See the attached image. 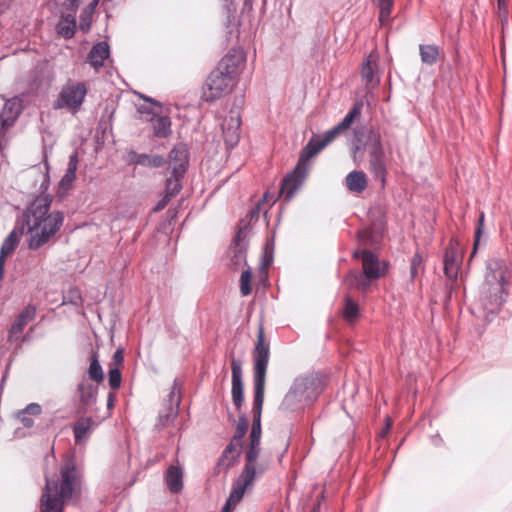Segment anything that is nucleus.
<instances>
[{"instance_id":"obj_1","label":"nucleus","mask_w":512,"mask_h":512,"mask_svg":"<svg viewBox=\"0 0 512 512\" xmlns=\"http://www.w3.org/2000/svg\"><path fill=\"white\" fill-rule=\"evenodd\" d=\"M254 360V402L252 407L253 423L249 435V445L245 451L246 464L236 482L251 487L256 476L262 475L266 467L256 463L260 454L261 413L264 402L266 372L270 358V345L266 341L264 327H258L257 341L253 349Z\"/></svg>"},{"instance_id":"obj_2","label":"nucleus","mask_w":512,"mask_h":512,"mask_svg":"<svg viewBox=\"0 0 512 512\" xmlns=\"http://www.w3.org/2000/svg\"><path fill=\"white\" fill-rule=\"evenodd\" d=\"M50 195L37 197L24 213V233L28 235V248L37 250L48 243L63 225L64 215L60 211L49 213Z\"/></svg>"},{"instance_id":"obj_3","label":"nucleus","mask_w":512,"mask_h":512,"mask_svg":"<svg viewBox=\"0 0 512 512\" xmlns=\"http://www.w3.org/2000/svg\"><path fill=\"white\" fill-rule=\"evenodd\" d=\"M342 133L344 131L336 125L326 131L323 136L310 139L304 147L294 171L288 174L282 181L280 194L283 195L285 200H291L302 187L308 172L307 162Z\"/></svg>"},{"instance_id":"obj_4","label":"nucleus","mask_w":512,"mask_h":512,"mask_svg":"<svg viewBox=\"0 0 512 512\" xmlns=\"http://www.w3.org/2000/svg\"><path fill=\"white\" fill-rule=\"evenodd\" d=\"M77 482V472L71 462L61 467L60 478L46 476V485L40 499L41 512H63L65 503L72 497Z\"/></svg>"},{"instance_id":"obj_5","label":"nucleus","mask_w":512,"mask_h":512,"mask_svg":"<svg viewBox=\"0 0 512 512\" xmlns=\"http://www.w3.org/2000/svg\"><path fill=\"white\" fill-rule=\"evenodd\" d=\"M487 269L479 300L483 311L493 314L505 301L507 269L498 261L489 263Z\"/></svg>"},{"instance_id":"obj_6","label":"nucleus","mask_w":512,"mask_h":512,"mask_svg":"<svg viewBox=\"0 0 512 512\" xmlns=\"http://www.w3.org/2000/svg\"><path fill=\"white\" fill-rule=\"evenodd\" d=\"M355 139L358 143H362L368 151L370 171L376 179H380L384 184L386 164L381 132L374 127L369 128L366 134L357 130L355 131Z\"/></svg>"},{"instance_id":"obj_7","label":"nucleus","mask_w":512,"mask_h":512,"mask_svg":"<svg viewBox=\"0 0 512 512\" xmlns=\"http://www.w3.org/2000/svg\"><path fill=\"white\" fill-rule=\"evenodd\" d=\"M320 393V380L314 376L297 378L285 395L281 407L295 410L314 400Z\"/></svg>"},{"instance_id":"obj_8","label":"nucleus","mask_w":512,"mask_h":512,"mask_svg":"<svg viewBox=\"0 0 512 512\" xmlns=\"http://www.w3.org/2000/svg\"><path fill=\"white\" fill-rule=\"evenodd\" d=\"M87 86L84 82L68 80L62 87L58 98L53 103V108L67 109L72 113L79 111L87 95Z\"/></svg>"},{"instance_id":"obj_9","label":"nucleus","mask_w":512,"mask_h":512,"mask_svg":"<svg viewBox=\"0 0 512 512\" xmlns=\"http://www.w3.org/2000/svg\"><path fill=\"white\" fill-rule=\"evenodd\" d=\"M234 79L222 72V69L213 70L202 88V99L213 102L231 91Z\"/></svg>"},{"instance_id":"obj_10","label":"nucleus","mask_w":512,"mask_h":512,"mask_svg":"<svg viewBox=\"0 0 512 512\" xmlns=\"http://www.w3.org/2000/svg\"><path fill=\"white\" fill-rule=\"evenodd\" d=\"M353 257L361 259L362 271L370 278L379 279L387 273V264L381 262L377 255L368 249H357L353 252Z\"/></svg>"},{"instance_id":"obj_11","label":"nucleus","mask_w":512,"mask_h":512,"mask_svg":"<svg viewBox=\"0 0 512 512\" xmlns=\"http://www.w3.org/2000/svg\"><path fill=\"white\" fill-rule=\"evenodd\" d=\"M36 306L32 304H28L17 316L15 322L12 324L9 333H8V341L16 342L21 340L24 342L26 340L25 336H22L25 326L33 321L36 317Z\"/></svg>"},{"instance_id":"obj_12","label":"nucleus","mask_w":512,"mask_h":512,"mask_svg":"<svg viewBox=\"0 0 512 512\" xmlns=\"http://www.w3.org/2000/svg\"><path fill=\"white\" fill-rule=\"evenodd\" d=\"M180 404V392L177 383L174 381L171 390L168 394L167 406L164 412L158 416L157 427L160 429L170 425L178 415V408Z\"/></svg>"},{"instance_id":"obj_13","label":"nucleus","mask_w":512,"mask_h":512,"mask_svg":"<svg viewBox=\"0 0 512 512\" xmlns=\"http://www.w3.org/2000/svg\"><path fill=\"white\" fill-rule=\"evenodd\" d=\"M241 118L237 110H231L222 123L223 138L229 148H233L240 139Z\"/></svg>"},{"instance_id":"obj_14","label":"nucleus","mask_w":512,"mask_h":512,"mask_svg":"<svg viewBox=\"0 0 512 512\" xmlns=\"http://www.w3.org/2000/svg\"><path fill=\"white\" fill-rule=\"evenodd\" d=\"M462 261V249L458 242L451 241L444 256V273L447 278L455 280Z\"/></svg>"},{"instance_id":"obj_15","label":"nucleus","mask_w":512,"mask_h":512,"mask_svg":"<svg viewBox=\"0 0 512 512\" xmlns=\"http://www.w3.org/2000/svg\"><path fill=\"white\" fill-rule=\"evenodd\" d=\"M231 373H232V400L239 410L244 402V392H243V381H242V363L240 360L233 358L231 360Z\"/></svg>"},{"instance_id":"obj_16","label":"nucleus","mask_w":512,"mask_h":512,"mask_svg":"<svg viewBox=\"0 0 512 512\" xmlns=\"http://www.w3.org/2000/svg\"><path fill=\"white\" fill-rule=\"evenodd\" d=\"M24 234V225H21V227L14 228L9 235L5 238V240L2 243L1 249H0V279L3 278L4 275V266L6 258L11 255L15 249L17 248L20 237Z\"/></svg>"},{"instance_id":"obj_17","label":"nucleus","mask_w":512,"mask_h":512,"mask_svg":"<svg viewBox=\"0 0 512 512\" xmlns=\"http://www.w3.org/2000/svg\"><path fill=\"white\" fill-rule=\"evenodd\" d=\"M77 391L80 401L79 412L86 413L88 408L96 403L98 384H92L83 379L78 384Z\"/></svg>"},{"instance_id":"obj_18","label":"nucleus","mask_w":512,"mask_h":512,"mask_svg":"<svg viewBox=\"0 0 512 512\" xmlns=\"http://www.w3.org/2000/svg\"><path fill=\"white\" fill-rule=\"evenodd\" d=\"M168 164L171 174L184 175L188 165V152L184 145H177L170 151Z\"/></svg>"},{"instance_id":"obj_19","label":"nucleus","mask_w":512,"mask_h":512,"mask_svg":"<svg viewBox=\"0 0 512 512\" xmlns=\"http://www.w3.org/2000/svg\"><path fill=\"white\" fill-rule=\"evenodd\" d=\"M382 229L376 225L359 230L357 233L359 249L374 247L382 238Z\"/></svg>"},{"instance_id":"obj_20","label":"nucleus","mask_w":512,"mask_h":512,"mask_svg":"<svg viewBox=\"0 0 512 512\" xmlns=\"http://www.w3.org/2000/svg\"><path fill=\"white\" fill-rule=\"evenodd\" d=\"M243 62V54L241 52L234 51L233 53H228L222 58L217 69H222L223 73L235 79L238 69Z\"/></svg>"},{"instance_id":"obj_21","label":"nucleus","mask_w":512,"mask_h":512,"mask_svg":"<svg viewBox=\"0 0 512 512\" xmlns=\"http://www.w3.org/2000/svg\"><path fill=\"white\" fill-rule=\"evenodd\" d=\"M21 101L18 98H12L4 103L0 113L2 126H10L21 113Z\"/></svg>"},{"instance_id":"obj_22","label":"nucleus","mask_w":512,"mask_h":512,"mask_svg":"<svg viewBox=\"0 0 512 512\" xmlns=\"http://www.w3.org/2000/svg\"><path fill=\"white\" fill-rule=\"evenodd\" d=\"M242 445L235 444L234 442H230L227 447L224 449L220 459L218 460V468H224L227 471L230 467L234 465L236 460L241 454Z\"/></svg>"},{"instance_id":"obj_23","label":"nucleus","mask_w":512,"mask_h":512,"mask_svg":"<svg viewBox=\"0 0 512 512\" xmlns=\"http://www.w3.org/2000/svg\"><path fill=\"white\" fill-rule=\"evenodd\" d=\"M92 417H81L74 424L73 432L76 443H82L96 426Z\"/></svg>"},{"instance_id":"obj_24","label":"nucleus","mask_w":512,"mask_h":512,"mask_svg":"<svg viewBox=\"0 0 512 512\" xmlns=\"http://www.w3.org/2000/svg\"><path fill=\"white\" fill-rule=\"evenodd\" d=\"M168 489L172 493H179L183 488V471L179 466L171 465L165 475Z\"/></svg>"},{"instance_id":"obj_25","label":"nucleus","mask_w":512,"mask_h":512,"mask_svg":"<svg viewBox=\"0 0 512 512\" xmlns=\"http://www.w3.org/2000/svg\"><path fill=\"white\" fill-rule=\"evenodd\" d=\"M109 53V45L106 42L94 45L88 55L91 66L98 70L103 66L104 60L109 57Z\"/></svg>"},{"instance_id":"obj_26","label":"nucleus","mask_w":512,"mask_h":512,"mask_svg":"<svg viewBox=\"0 0 512 512\" xmlns=\"http://www.w3.org/2000/svg\"><path fill=\"white\" fill-rule=\"evenodd\" d=\"M345 183L348 190L354 193H361L368 186V181L365 173L363 171L357 170L350 172L346 176Z\"/></svg>"},{"instance_id":"obj_27","label":"nucleus","mask_w":512,"mask_h":512,"mask_svg":"<svg viewBox=\"0 0 512 512\" xmlns=\"http://www.w3.org/2000/svg\"><path fill=\"white\" fill-rule=\"evenodd\" d=\"M419 54L421 62L426 65H434L438 62L441 55V50L438 46L432 44H420Z\"/></svg>"},{"instance_id":"obj_28","label":"nucleus","mask_w":512,"mask_h":512,"mask_svg":"<svg viewBox=\"0 0 512 512\" xmlns=\"http://www.w3.org/2000/svg\"><path fill=\"white\" fill-rule=\"evenodd\" d=\"M146 103L138 106L137 111L141 119L145 121H154V118L161 112V105L153 99L146 98Z\"/></svg>"},{"instance_id":"obj_29","label":"nucleus","mask_w":512,"mask_h":512,"mask_svg":"<svg viewBox=\"0 0 512 512\" xmlns=\"http://www.w3.org/2000/svg\"><path fill=\"white\" fill-rule=\"evenodd\" d=\"M89 360L90 364L87 369L88 378L96 384L102 383L104 380V372L100 365L97 352H93Z\"/></svg>"},{"instance_id":"obj_30","label":"nucleus","mask_w":512,"mask_h":512,"mask_svg":"<svg viewBox=\"0 0 512 512\" xmlns=\"http://www.w3.org/2000/svg\"><path fill=\"white\" fill-rule=\"evenodd\" d=\"M247 489H249V487L243 486L241 483L235 481L233 489L226 501L225 506L222 509V512H231V508L240 502Z\"/></svg>"},{"instance_id":"obj_31","label":"nucleus","mask_w":512,"mask_h":512,"mask_svg":"<svg viewBox=\"0 0 512 512\" xmlns=\"http://www.w3.org/2000/svg\"><path fill=\"white\" fill-rule=\"evenodd\" d=\"M152 122L154 135L166 138L171 134V121L167 116H156Z\"/></svg>"},{"instance_id":"obj_32","label":"nucleus","mask_w":512,"mask_h":512,"mask_svg":"<svg viewBox=\"0 0 512 512\" xmlns=\"http://www.w3.org/2000/svg\"><path fill=\"white\" fill-rule=\"evenodd\" d=\"M372 280H375L374 278H370L368 277L367 275H365L364 273L361 275V274H358L356 272H351L347 277H346V283L352 287V288H355L357 290H360L362 292H365L367 291V289L369 288L370 286V282Z\"/></svg>"},{"instance_id":"obj_33","label":"nucleus","mask_w":512,"mask_h":512,"mask_svg":"<svg viewBox=\"0 0 512 512\" xmlns=\"http://www.w3.org/2000/svg\"><path fill=\"white\" fill-rule=\"evenodd\" d=\"M75 29L76 20L71 14L63 15L57 24L58 33L65 38H71L75 33Z\"/></svg>"},{"instance_id":"obj_34","label":"nucleus","mask_w":512,"mask_h":512,"mask_svg":"<svg viewBox=\"0 0 512 512\" xmlns=\"http://www.w3.org/2000/svg\"><path fill=\"white\" fill-rule=\"evenodd\" d=\"M376 68L377 63L373 56L370 55L366 59L361 71L362 78L367 84H377L379 82L378 77H376Z\"/></svg>"},{"instance_id":"obj_35","label":"nucleus","mask_w":512,"mask_h":512,"mask_svg":"<svg viewBox=\"0 0 512 512\" xmlns=\"http://www.w3.org/2000/svg\"><path fill=\"white\" fill-rule=\"evenodd\" d=\"M133 162L144 167L158 168L164 165V158L160 155L136 154Z\"/></svg>"},{"instance_id":"obj_36","label":"nucleus","mask_w":512,"mask_h":512,"mask_svg":"<svg viewBox=\"0 0 512 512\" xmlns=\"http://www.w3.org/2000/svg\"><path fill=\"white\" fill-rule=\"evenodd\" d=\"M342 316L349 323H354L359 317V306L350 296L344 299Z\"/></svg>"},{"instance_id":"obj_37","label":"nucleus","mask_w":512,"mask_h":512,"mask_svg":"<svg viewBox=\"0 0 512 512\" xmlns=\"http://www.w3.org/2000/svg\"><path fill=\"white\" fill-rule=\"evenodd\" d=\"M362 104L356 103L352 109L348 112V114L344 117V119L338 123L337 125L345 132L348 130L351 125L354 123L355 119L359 118L361 115Z\"/></svg>"},{"instance_id":"obj_38","label":"nucleus","mask_w":512,"mask_h":512,"mask_svg":"<svg viewBox=\"0 0 512 512\" xmlns=\"http://www.w3.org/2000/svg\"><path fill=\"white\" fill-rule=\"evenodd\" d=\"M183 175H171L166 180L165 193L171 197H175L182 189L181 178Z\"/></svg>"},{"instance_id":"obj_39","label":"nucleus","mask_w":512,"mask_h":512,"mask_svg":"<svg viewBox=\"0 0 512 512\" xmlns=\"http://www.w3.org/2000/svg\"><path fill=\"white\" fill-rule=\"evenodd\" d=\"M247 429H248V421H247L245 415H241L238 420L235 434L231 441L234 442L235 444H240L243 446V438L247 432Z\"/></svg>"},{"instance_id":"obj_40","label":"nucleus","mask_w":512,"mask_h":512,"mask_svg":"<svg viewBox=\"0 0 512 512\" xmlns=\"http://www.w3.org/2000/svg\"><path fill=\"white\" fill-rule=\"evenodd\" d=\"M424 260L419 253H415L410 266V277L412 280L416 279L424 270Z\"/></svg>"},{"instance_id":"obj_41","label":"nucleus","mask_w":512,"mask_h":512,"mask_svg":"<svg viewBox=\"0 0 512 512\" xmlns=\"http://www.w3.org/2000/svg\"><path fill=\"white\" fill-rule=\"evenodd\" d=\"M251 279L252 273L250 270H245L241 273L240 290L243 296H247L251 293Z\"/></svg>"},{"instance_id":"obj_42","label":"nucleus","mask_w":512,"mask_h":512,"mask_svg":"<svg viewBox=\"0 0 512 512\" xmlns=\"http://www.w3.org/2000/svg\"><path fill=\"white\" fill-rule=\"evenodd\" d=\"M121 380H122V376H121L120 369L117 367H110L109 373H108V381H109L110 387L113 390L118 389L121 385Z\"/></svg>"},{"instance_id":"obj_43","label":"nucleus","mask_w":512,"mask_h":512,"mask_svg":"<svg viewBox=\"0 0 512 512\" xmlns=\"http://www.w3.org/2000/svg\"><path fill=\"white\" fill-rule=\"evenodd\" d=\"M392 6H393V0H379V8H380L379 20H380V22L383 23L390 18Z\"/></svg>"},{"instance_id":"obj_44","label":"nucleus","mask_w":512,"mask_h":512,"mask_svg":"<svg viewBox=\"0 0 512 512\" xmlns=\"http://www.w3.org/2000/svg\"><path fill=\"white\" fill-rule=\"evenodd\" d=\"M75 179V174H69L65 172L59 183V192L65 194L70 189Z\"/></svg>"},{"instance_id":"obj_45","label":"nucleus","mask_w":512,"mask_h":512,"mask_svg":"<svg viewBox=\"0 0 512 512\" xmlns=\"http://www.w3.org/2000/svg\"><path fill=\"white\" fill-rule=\"evenodd\" d=\"M483 222H484V214L482 213L480 215V218H479L478 227H477V229L475 231L474 247H473V251H472L471 257H473L475 255L477 247L479 245L480 238H481L482 231H483Z\"/></svg>"},{"instance_id":"obj_46","label":"nucleus","mask_w":512,"mask_h":512,"mask_svg":"<svg viewBox=\"0 0 512 512\" xmlns=\"http://www.w3.org/2000/svg\"><path fill=\"white\" fill-rule=\"evenodd\" d=\"M78 164H79L78 154L77 153H73L69 157V162H68V166H67V169H66V173L75 174L76 175V171L78 169Z\"/></svg>"},{"instance_id":"obj_47","label":"nucleus","mask_w":512,"mask_h":512,"mask_svg":"<svg viewBox=\"0 0 512 512\" xmlns=\"http://www.w3.org/2000/svg\"><path fill=\"white\" fill-rule=\"evenodd\" d=\"M16 418L22 423L25 428H31L34 425V420L30 415H27L23 411H18Z\"/></svg>"},{"instance_id":"obj_48","label":"nucleus","mask_w":512,"mask_h":512,"mask_svg":"<svg viewBox=\"0 0 512 512\" xmlns=\"http://www.w3.org/2000/svg\"><path fill=\"white\" fill-rule=\"evenodd\" d=\"M24 413L30 416H39L42 413V408L37 403H30L24 409H22Z\"/></svg>"},{"instance_id":"obj_49","label":"nucleus","mask_w":512,"mask_h":512,"mask_svg":"<svg viewBox=\"0 0 512 512\" xmlns=\"http://www.w3.org/2000/svg\"><path fill=\"white\" fill-rule=\"evenodd\" d=\"M124 363V353L122 349H117L114 352L112 363L110 364V367H117L120 369V367Z\"/></svg>"},{"instance_id":"obj_50","label":"nucleus","mask_w":512,"mask_h":512,"mask_svg":"<svg viewBox=\"0 0 512 512\" xmlns=\"http://www.w3.org/2000/svg\"><path fill=\"white\" fill-rule=\"evenodd\" d=\"M172 198L173 197H171L165 193L163 198L161 200H159L158 203L156 204L154 210L160 211V210L164 209Z\"/></svg>"},{"instance_id":"obj_51","label":"nucleus","mask_w":512,"mask_h":512,"mask_svg":"<svg viewBox=\"0 0 512 512\" xmlns=\"http://www.w3.org/2000/svg\"><path fill=\"white\" fill-rule=\"evenodd\" d=\"M114 401H115V396L113 393H109L108 395V401H107V406L108 408H112L114 406Z\"/></svg>"},{"instance_id":"obj_52","label":"nucleus","mask_w":512,"mask_h":512,"mask_svg":"<svg viewBox=\"0 0 512 512\" xmlns=\"http://www.w3.org/2000/svg\"><path fill=\"white\" fill-rule=\"evenodd\" d=\"M390 427H391V422H390V420L387 418V425H386V428H384V430L382 431V434H381V435H382V436H385V435H386V433L388 432V430L390 429Z\"/></svg>"},{"instance_id":"obj_53","label":"nucleus","mask_w":512,"mask_h":512,"mask_svg":"<svg viewBox=\"0 0 512 512\" xmlns=\"http://www.w3.org/2000/svg\"><path fill=\"white\" fill-rule=\"evenodd\" d=\"M311 512H320V502L312 508Z\"/></svg>"},{"instance_id":"obj_54","label":"nucleus","mask_w":512,"mask_h":512,"mask_svg":"<svg viewBox=\"0 0 512 512\" xmlns=\"http://www.w3.org/2000/svg\"><path fill=\"white\" fill-rule=\"evenodd\" d=\"M504 4H505V3H504V0H498V5H499V7L504 6Z\"/></svg>"},{"instance_id":"obj_55","label":"nucleus","mask_w":512,"mask_h":512,"mask_svg":"<svg viewBox=\"0 0 512 512\" xmlns=\"http://www.w3.org/2000/svg\"><path fill=\"white\" fill-rule=\"evenodd\" d=\"M359 149H360V148H359V146H356V147H355V151H354V155H355V156H356V153L359 151Z\"/></svg>"},{"instance_id":"obj_56","label":"nucleus","mask_w":512,"mask_h":512,"mask_svg":"<svg viewBox=\"0 0 512 512\" xmlns=\"http://www.w3.org/2000/svg\"><path fill=\"white\" fill-rule=\"evenodd\" d=\"M98 2H99V0H94L93 4H94V5H97V4H98Z\"/></svg>"}]
</instances>
